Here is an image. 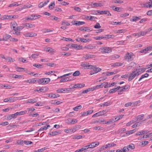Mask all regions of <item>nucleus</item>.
<instances>
[{"label":"nucleus","instance_id":"1","mask_svg":"<svg viewBox=\"0 0 152 152\" xmlns=\"http://www.w3.org/2000/svg\"><path fill=\"white\" fill-rule=\"evenodd\" d=\"M50 81V80L48 78H44L39 79L38 82L40 84H46L49 83Z\"/></svg>","mask_w":152,"mask_h":152},{"label":"nucleus","instance_id":"2","mask_svg":"<svg viewBox=\"0 0 152 152\" xmlns=\"http://www.w3.org/2000/svg\"><path fill=\"white\" fill-rule=\"evenodd\" d=\"M100 50L102 53H108L112 52V48L110 47H104L101 48Z\"/></svg>","mask_w":152,"mask_h":152},{"label":"nucleus","instance_id":"3","mask_svg":"<svg viewBox=\"0 0 152 152\" xmlns=\"http://www.w3.org/2000/svg\"><path fill=\"white\" fill-rule=\"evenodd\" d=\"M124 59L127 61H132L133 59V56L129 53L125 55Z\"/></svg>","mask_w":152,"mask_h":152},{"label":"nucleus","instance_id":"4","mask_svg":"<svg viewBox=\"0 0 152 152\" xmlns=\"http://www.w3.org/2000/svg\"><path fill=\"white\" fill-rule=\"evenodd\" d=\"M97 12L99 14H105L107 15L108 16H111V14L110 12L108 10H97Z\"/></svg>","mask_w":152,"mask_h":152},{"label":"nucleus","instance_id":"5","mask_svg":"<svg viewBox=\"0 0 152 152\" xmlns=\"http://www.w3.org/2000/svg\"><path fill=\"white\" fill-rule=\"evenodd\" d=\"M92 71L90 72V74L91 75L96 73L99 72H100L101 69L99 67H96L95 66V67Z\"/></svg>","mask_w":152,"mask_h":152},{"label":"nucleus","instance_id":"6","mask_svg":"<svg viewBox=\"0 0 152 152\" xmlns=\"http://www.w3.org/2000/svg\"><path fill=\"white\" fill-rule=\"evenodd\" d=\"M40 16H41V15L35 14H33L30 17H28L27 19L31 20H36L38 18H39V17Z\"/></svg>","mask_w":152,"mask_h":152},{"label":"nucleus","instance_id":"7","mask_svg":"<svg viewBox=\"0 0 152 152\" xmlns=\"http://www.w3.org/2000/svg\"><path fill=\"white\" fill-rule=\"evenodd\" d=\"M73 24L76 26H79L80 25L84 24L85 23L84 21H80L77 20H74L72 21Z\"/></svg>","mask_w":152,"mask_h":152},{"label":"nucleus","instance_id":"8","mask_svg":"<svg viewBox=\"0 0 152 152\" xmlns=\"http://www.w3.org/2000/svg\"><path fill=\"white\" fill-rule=\"evenodd\" d=\"M105 112V111L104 110L99 111L93 115L92 116V117H94L103 115L104 114Z\"/></svg>","mask_w":152,"mask_h":152},{"label":"nucleus","instance_id":"9","mask_svg":"<svg viewBox=\"0 0 152 152\" xmlns=\"http://www.w3.org/2000/svg\"><path fill=\"white\" fill-rule=\"evenodd\" d=\"M24 35L26 37H33L37 36V34L32 32L26 33L24 34Z\"/></svg>","mask_w":152,"mask_h":152},{"label":"nucleus","instance_id":"10","mask_svg":"<svg viewBox=\"0 0 152 152\" xmlns=\"http://www.w3.org/2000/svg\"><path fill=\"white\" fill-rule=\"evenodd\" d=\"M70 47H72L77 50H80L82 49L83 47L80 45H78L77 44H72L71 45Z\"/></svg>","mask_w":152,"mask_h":152},{"label":"nucleus","instance_id":"11","mask_svg":"<svg viewBox=\"0 0 152 152\" xmlns=\"http://www.w3.org/2000/svg\"><path fill=\"white\" fill-rule=\"evenodd\" d=\"M18 26V24L17 23L15 22L14 21L13 22H12L11 23V27L10 28L12 29V28H13V29L15 31H16V28H17V26Z\"/></svg>","mask_w":152,"mask_h":152},{"label":"nucleus","instance_id":"12","mask_svg":"<svg viewBox=\"0 0 152 152\" xmlns=\"http://www.w3.org/2000/svg\"><path fill=\"white\" fill-rule=\"evenodd\" d=\"M134 71L132 72V73H131L129 76V78L128 79V80L129 81H131L132 80H133L136 76V75H134Z\"/></svg>","mask_w":152,"mask_h":152},{"label":"nucleus","instance_id":"13","mask_svg":"<svg viewBox=\"0 0 152 152\" xmlns=\"http://www.w3.org/2000/svg\"><path fill=\"white\" fill-rule=\"evenodd\" d=\"M149 131H148L147 130H145L144 131H143L142 132H138L136 134V135L137 136V135H140L142 134H146L148 133Z\"/></svg>","mask_w":152,"mask_h":152},{"label":"nucleus","instance_id":"14","mask_svg":"<svg viewBox=\"0 0 152 152\" xmlns=\"http://www.w3.org/2000/svg\"><path fill=\"white\" fill-rule=\"evenodd\" d=\"M99 144V142H96L91 143L90 145L91 148H94L98 145Z\"/></svg>","mask_w":152,"mask_h":152},{"label":"nucleus","instance_id":"15","mask_svg":"<svg viewBox=\"0 0 152 152\" xmlns=\"http://www.w3.org/2000/svg\"><path fill=\"white\" fill-rule=\"evenodd\" d=\"M49 1V0H47V1L44 2V3H43V2H41L38 5V7L39 8H41L44 7L47 4V3Z\"/></svg>","mask_w":152,"mask_h":152},{"label":"nucleus","instance_id":"16","mask_svg":"<svg viewBox=\"0 0 152 152\" xmlns=\"http://www.w3.org/2000/svg\"><path fill=\"white\" fill-rule=\"evenodd\" d=\"M140 17H137L136 16H133L132 17V19H131L130 21H137L139 20L140 19Z\"/></svg>","mask_w":152,"mask_h":152},{"label":"nucleus","instance_id":"17","mask_svg":"<svg viewBox=\"0 0 152 152\" xmlns=\"http://www.w3.org/2000/svg\"><path fill=\"white\" fill-rule=\"evenodd\" d=\"M112 102H105L101 105V107L108 106L112 104Z\"/></svg>","mask_w":152,"mask_h":152},{"label":"nucleus","instance_id":"18","mask_svg":"<svg viewBox=\"0 0 152 152\" xmlns=\"http://www.w3.org/2000/svg\"><path fill=\"white\" fill-rule=\"evenodd\" d=\"M143 122V121H141L140 122H136L134 124V125H132V127L133 128H136L137 126H140V125H141V123H142L141 122Z\"/></svg>","mask_w":152,"mask_h":152},{"label":"nucleus","instance_id":"19","mask_svg":"<svg viewBox=\"0 0 152 152\" xmlns=\"http://www.w3.org/2000/svg\"><path fill=\"white\" fill-rule=\"evenodd\" d=\"M60 133V131H55V132H52L50 134L52 136H55L57 135L58 134Z\"/></svg>","mask_w":152,"mask_h":152},{"label":"nucleus","instance_id":"20","mask_svg":"<svg viewBox=\"0 0 152 152\" xmlns=\"http://www.w3.org/2000/svg\"><path fill=\"white\" fill-rule=\"evenodd\" d=\"M95 57V56L93 55L87 54L85 55L84 58H85L86 59H88L90 58H94Z\"/></svg>","mask_w":152,"mask_h":152},{"label":"nucleus","instance_id":"21","mask_svg":"<svg viewBox=\"0 0 152 152\" xmlns=\"http://www.w3.org/2000/svg\"><path fill=\"white\" fill-rule=\"evenodd\" d=\"M137 129H135L133 130L129 131L127 132L126 133V135H129L133 133H134L135 132L137 131Z\"/></svg>","mask_w":152,"mask_h":152},{"label":"nucleus","instance_id":"22","mask_svg":"<svg viewBox=\"0 0 152 152\" xmlns=\"http://www.w3.org/2000/svg\"><path fill=\"white\" fill-rule=\"evenodd\" d=\"M90 41V39H85L80 37V42H81L86 43Z\"/></svg>","mask_w":152,"mask_h":152},{"label":"nucleus","instance_id":"23","mask_svg":"<svg viewBox=\"0 0 152 152\" xmlns=\"http://www.w3.org/2000/svg\"><path fill=\"white\" fill-rule=\"evenodd\" d=\"M18 116V115L17 113L13 114L10 115V120L16 118Z\"/></svg>","mask_w":152,"mask_h":152},{"label":"nucleus","instance_id":"24","mask_svg":"<svg viewBox=\"0 0 152 152\" xmlns=\"http://www.w3.org/2000/svg\"><path fill=\"white\" fill-rule=\"evenodd\" d=\"M37 102V100L36 99V98H34L33 99H29L27 103H34Z\"/></svg>","mask_w":152,"mask_h":152},{"label":"nucleus","instance_id":"25","mask_svg":"<svg viewBox=\"0 0 152 152\" xmlns=\"http://www.w3.org/2000/svg\"><path fill=\"white\" fill-rule=\"evenodd\" d=\"M23 77V75H13V76L12 77V78H17L18 79L22 78Z\"/></svg>","mask_w":152,"mask_h":152},{"label":"nucleus","instance_id":"26","mask_svg":"<svg viewBox=\"0 0 152 152\" xmlns=\"http://www.w3.org/2000/svg\"><path fill=\"white\" fill-rule=\"evenodd\" d=\"M18 69L17 70V71L18 72H21L23 71V70H24V71H26L27 70V69H25V68L20 67H18L17 68Z\"/></svg>","mask_w":152,"mask_h":152},{"label":"nucleus","instance_id":"27","mask_svg":"<svg viewBox=\"0 0 152 152\" xmlns=\"http://www.w3.org/2000/svg\"><path fill=\"white\" fill-rule=\"evenodd\" d=\"M48 148L47 147H46L41 149H39L37 151H34V152H42Z\"/></svg>","mask_w":152,"mask_h":152},{"label":"nucleus","instance_id":"28","mask_svg":"<svg viewBox=\"0 0 152 152\" xmlns=\"http://www.w3.org/2000/svg\"><path fill=\"white\" fill-rule=\"evenodd\" d=\"M122 64L121 63L116 62L111 65L112 67H115L116 66H121L122 65Z\"/></svg>","mask_w":152,"mask_h":152},{"label":"nucleus","instance_id":"29","mask_svg":"<svg viewBox=\"0 0 152 152\" xmlns=\"http://www.w3.org/2000/svg\"><path fill=\"white\" fill-rule=\"evenodd\" d=\"M27 112V110H25L23 111H21L19 112H17L18 114V115H23L26 113Z\"/></svg>","mask_w":152,"mask_h":152},{"label":"nucleus","instance_id":"30","mask_svg":"<svg viewBox=\"0 0 152 152\" xmlns=\"http://www.w3.org/2000/svg\"><path fill=\"white\" fill-rule=\"evenodd\" d=\"M144 115L143 114L139 115L137 118V121H140L142 120L143 119Z\"/></svg>","mask_w":152,"mask_h":152},{"label":"nucleus","instance_id":"31","mask_svg":"<svg viewBox=\"0 0 152 152\" xmlns=\"http://www.w3.org/2000/svg\"><path fill=\"white\" fill-rule=\"evenodd\" d=\"M10 39L9 35L6 34L3 36V39L4 41H7Z\"/></svg>","mask_w":152,"mask_h":152},{"label":"nucleus","instance_id":"32","mask_svg":"<svg viewBox=\"0 0 152 152\" xmlns=\"http://www.w3.org/2000/svg\"><path fill=\"white\" fill-rule=\"evenodd\" d=\"M111 7L112 8V9L115 11H117L118 12H119L120 11V8L116 7L114 6H112Z\"/></svg>","mask_w":152,"mask_h":152},{"label":"nucleus","instance_id":"33","mask_svg":"<svg viewBox=\"0 0 152 152\" xmlns=\"http://www.w3.org/2000/svg\"><path fill=\"white\" fill-rule=\"evenodd\" d=\"M69 77H66L64 79H61L60 81V83L62 82H66L69 80H71Z\"/></svg>","mask_w":152,"mask_h":152},{"label":"nucleus","instance_id":"34","mask_svg":"<svg viewBox=\"0 0 152 152\" xmlns=\"http://www.w3.org/2000/svg\"><path fill=\"white\" fill-rule=\"evenodd\" d=\"M121 149L123 151H122L123 152H127V151H128L130 150L129 148L127 147V146H125Z\"/></svg>","mask_w":152,"mask_h":152},{"label":"nucleus","instance_id":"35","mask_svg":"<svg viewBox=\"0 0 152 152\" xmlns=\"http://www.w3.org/2000/svg\"><path fill=\"white\" fill-rule=\"evenodd\" d=\"M55 6V3L54 2H52L49 6V8L50 9H52Z\"/></svg>","mask_w":152,"mask_h":152},{"label":"nucleus","instance_id":"36","mask_svg":"<svg viewBox=\"0 0 152 152\" xmlns=\"http://www.w3.org/2000/svg\"><path fill=\"white\" fill-rule=\"evenodd\" d=\"M118 90V88H115L112 89H110L109 91V93H113L115 92V91Z\"/></svg>","mask_w":152,"mask_h":152},{"label":"nucleus","instance_id":"37","mask_svg":"<svg viewBox=\"0 0 152 152\" xmlns=\"http://www.w3.org/2000/svg\"><path fill=\"white\" fill-rule=\"evenodd\" d=\"M10 18V16L5 15L1 16L0 18L1 20H4L5 19H9Z\"/></svg>","mask_w":152,"mask_h":152},{"label":"nucleus","instance_id":"38","mask_svg":"<svg viewBox=\"0 0 152 152\" xmlns=\"http://www.w3.org/2000/svg\"><path fill=\"white\" fill-rule=\"evenodd\" d=\"M107 84V82H104L102 83L100 85V86L101 88H102L103 87V86H104V88H107V86H106Z\"/></svg>","mask_w":152,"mask_h":152},{"label":"nucleus","instance_id":"39","mask_svg":"<svg viewBox=\"0 0 152 152\" xmlns=\"http://www.w3.org/2000/svg\"><path fill=\"white\" fill-rule=\"evenodd\" d=\"M82 107L81 105H79V106H77L73 108V110L75 111H77L78 110L81 109Z\"/></svg>","mask_w":152,"mask_h":152},{"label":"nucleus","instance_id":"40","mask_svg":"<svg viewBox=\"0 0 152 152\" xmlns=\"http://www.w3.org/2000/svg\"><path fill=\"white\" fill-rule=\"evenodd\" d=\"M60 95L58 94H51V98H56L59 97Z\"/></svg>","mask_w":152,"mask_h":152},{"label":"nucleus","instance_id":"41","mask_svg":"<svg viewBox=\"0 0 152 152\" xmlns=\"http://www.w3.org/2000/svg\"><path fill=\"white\" fill-rule=\"evenodd\" d=\"M106 38L105 37H104V36H96L94 37V39L96 40H100L102 39H104V38Z\"/></svg>","mask_w":152,"mask_h":152},{"label":"nucleus","instance_id":"42","mask_svg":"<svg viewBox=\"0 0 152 152\" xmlns=\"http://www.w3.org/2000/svg\"><path fill=\"white\" fill-rule=\"evenodd\" d=\"M93 5L94 7H101L102 6V3H95Z\"/></svg>","mask_w":152,"mask_h":152},{"label":"nucleus","instance_id":"43","mask_svg":"<svg viewBox=\"0 0 152 152\" xmlns=\"http://www.w3.org/2000/svg\"><path fill=\"white\" fill-rule=\"evenodd\" d=\"M80 74V71H77L75 72L73 74V75L74 76H77L79 75Z\"/></svg>","mask_w":152,"mask_h":152},{"label":"nucleus","instance_id":"44","mask_svg":"<svg viewBox=\"0 0 152 152\" xmlns=\"http://www.w3.org/2000/svg\"><path fill=\"white\" fill-rule=\"evenodd\" d=\"M94 27L95 28L99 29L101 28V26H100L99 23H97L96 25L94 26Z\"/></svg>","mask_w":152,"mask_h":152},{"label":"nucleus","instance_id":"45","mask_svg":"<svg viewBox=\"0 0 152 152\" xmlns=\"http://www.w3.org/2000/svg\"><path fill=\"white\" fill-rule=\"evenodd\" d=\"M127 147L129 148V149H134L135 146L133 144H132L127 146Z\"/></svg>","mask_w":152,"mask_h":152},{"label":"nucleus","instance_id":"46","mask_svg":"<svg viewBox=\"0 0 152 152\" xmlns=\"http://www.w3.org/2000/svg\"><path fill=\"white\" fill-rule=\"evenodd\" d=\"M129 15V14L126 13L124 14H121L120 15V17L121 18H124L125 17H126L127 16H128Z\"/></svg>","mask_w":152,"mask_h":152},{"label":"nucleus","instance_id":"47","mask_svg":"<svg viewBox=\"0 0 152 152\" xmlns=\"http://www.w3.org/2000/svg\"><path fill=\"white\" fill-rule=\"evenodd\" d=\"M64 88H60V89L57 90H56V92L58 93H65L64 91Z\"/></svg>","mask_w":152,"mask_h":152},{"label":"nucleus","instance_id":"48","mask_svg":"<svg viewBox=\"0 0 152 152\" xmlns=\"http://www.w3.org/2000/svg\"><path fill=\"white\" fill-rule=\"evenodd\" d=\"M77 122V120L76 119H72L71 121L70 122L71 124H73Z\"/></svg>","mask_w":152,"mask_h":152},{"label":"nucleus","instance_id":"49","mask_svg":"<svg viewBox=\"0 0 152 152\" xmlns=\"http://www.w3.org/2000/svg\"><path fill=\"white\" fill-rule=\"evenodd\" d=\"M20 4H18V3L17 2H14V3L10 4V7H12L13 6H18Z\"/></svg>","mask_w":152,"mask_h":152},{"label":"nucleus","instance_id":"50","mask_svg":"<svg viewBox=\"0 0 152 152\" xmlns=\"http://www.w3.org/2000/svg\"><path fill=\"white\" fill-rule=\"evenodd\" d=\"M88 64H89L87 63H82L81 64V66L84 67H86L87 68L88 66Z\"/></svg>","mask_w":152,"mask_h":152},{"label":"nucleus","instance_id":"51","mask_svg":"<svg viewBox=\"0 0 152 152\" xmlns=\"http://www.w3.org/2000/svg\"><path fill=\"white\" fill-rule=\"evenodd\" d=\"M85 86V84H77V88H83Z\"/></svg>","mask_w":152,"mask_h":152},{"label":"nucleus","instance_id":"52","mask_svg":"<svg viewBox=\"0 0 152 152\" xmlns=\"http://www.w3.org/2000/svg\"><path fill=\"white\" fill-rule=\"evenodd\" d=\"M136 121L135 120H132L130 121L126 124V125L127 126H129L130 125L135 122Z\"/></svg>","mask_w":152,"mask_h":152},{"label":"nucleus","instance_id":"53","mask_svg":"<svg viewBox=\"0 0 152 152\" xmlns=\"http://www.w3.org/2000/svg\"><path fill=\"white\" fill-rule=\"evenodd\" d=\"M126 130V129L125 128H122L121 129H120L118 131V133H122L123 132L125 131Z\"/></svg>","mask_w":152,"mask_h":152},{"label":"nucleus","instance_id":"54","mask_svg":"<svg viewBox=\"0 0 152 152\" xmlns=\"http://www.w3.org/2000/svg\"><path fill=\"white\" fill-rule=\"evenodd\" d=\"M33 66L38 69H40L42 68V65L40 64H34Z\"/></svg>","mask_w":152,"mask_h":152},{"label":"nucleus","instance_id":"55","mask_svg":"<svg viewBox=\"0 0 152 152\" xmlns=\"http://www.w3.org/2000/svg\"><path fill=\"white\" fill-rule=\"evenodd\" d=\"M62 25H66V26H69L70 25V24L68 22L66 21L65 20L63 21H62Z\"/></svg>","mask_w":152,"mask_h":152},{"label":"nucleus","instance_id":"56","mask_svg":"<svg viewBox=\"0 0 152 152\" xmlns=\"http://www.w3.org/2000/svg\"><path fill=\"white\" fill-rule=\"evenodd\" d=\"M95 47L91 45H88L87 46H86L85 47V48H88V49H91V48H95Z\"/></svg>","mask_w":152,"mask_h":152},{"label":"nucleus","instance_id":"57","mask_svg":"<svg viewBox=\"0 0 152 152\" xmlns=\"http://www.w3.org/2000/svg\"><path fill=\"white\" fill-rule=\"evenodd\" d=\"M139 33L140 34V37L141 36H144L147 33V31H141Z\"/></svg>","mask_w":152,"mask_h":152},{"label":"nucleus","instance_id":"58","mask_svg":"<svg viewBox=\"0 0 152 152\" xmlns=\"http://www.w3.org/2000/svg\"><path fill=\"white\" fill-rule=\"evenodd\" d=\"M31 81H30V82L31 83H35L37 80V78H34L31 79H30Z\"/></svg>","mask_w":152,"mask_h":152},{"label":"nucleus","instance_id":"59","mask_svg":"<svg viewBox=\"0 0 152 152\" xmlns=\"http://www.w3.org/2000/svg\"><path fill=\"white\" fill-rule=\"evenodd\" d=\"M115 73L114 72H106V74L107 76L108 75H111L115 74Z\"/></svg>","mask_w":152,"mask_h":152},{"label":"nucleus","instance_id":"60","mask_svg":"<svg viewBox=\"0 0 152 152\" xmlns=\"http://www.w3.org/2000/svg\"><path fill=\"white\" fill-rule=\"evenodd\" d=\"M47 129L46 128V126L41 127L39 130H38V132H40L41 131H43L46 130Z\"/></svg>","mask_w":152,"mask_h":152},{"label":"nucleus","instance_id":"61","mask_svg":"<svg viewBox=\"0 0 152 152\" xmlns=\"http://www.w3.org/2000/svg\"><path fill=\"white\" fill-rule=\"evenodd\" d=\"M89 91H90V89H89V88H88L85 90H83L82 92L81 93V94L85 93H87Z\"/></svg>","mask_w":152,"mask_h":152},{"label":"nucleus","instance_id":"62","mask_svg":"<svg viewBox=\"0 0 152 152\" xmlns=\"http://www.w3.org/2000/svg\"><path fill=\"white\" fill-rule=\"evenodd\" d=\"M55 52V50L52 48H50L49 52L51 53V54H53V53Z\"/></svg>","mask_w":152,"mask_h":152},{"label":"nucleus","instance_id":"63","mask_svg":"<svg viewBox=\"0 0 152 152\" xmlns=\"http://www.w3.org/2000/svg\"><path fill=\"white\" fill-rule=\"evenodd\" d=\"M29 115L33 117H37L39 115V114L37 113H35L34 114H29Z\"/></svg>","mask_w":152,"mask_h":152},{"label":"nucleus","instance_id":"64","mask_svg":"<svg viewBox=\"0 0 152 152\" xmlns=\"http://www.w3.org/2000/svg\"><path fill=\"white\" fill-rule=\"evenodd\" d=\"M148 6L149 7V8L152 7V0H149V2H148Z\"/></svg>","mask_w":152,"mask_h":152}]
</instances>
